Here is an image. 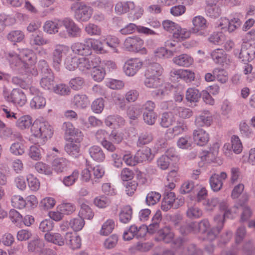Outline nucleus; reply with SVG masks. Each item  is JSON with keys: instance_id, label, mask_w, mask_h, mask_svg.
<instances>
[{"instance_id": "nucleus-1", "label": "nucleus", "mask_w": 255, "mask_h": 255, "mask_svg": "<svg viewBox=\"0 0 255 255\" xmlns=\"http://www.w3.org/2000/svg\"><path fill=\"white\" fill-rule=\"evenodd\" d=\"M29 140L34 143H44L53 134V129L50 124L44 121L35 120L30 128Z\"/></svg>"}, {"instance_id": "nucleus-2", "label": "nucleus", "mask_w": 255, "mask_h": 255, "mask_svg": "<svg viewBox=\"0 0 255 255\" xmlns=\"http://www.w3.org/2000/svg\"><path fill=\"white\" fill-rule=\"evenodd\" d=\"M219 208L221 211L224 212V215H218L214 218V221L217 224V231L215 233L212 231L208 233L207 239L210 241L214 240L223 228L224 219L234 218L238 210V208L235 206L229 208L228 204L226 201L220 202Z\"/></svg>"}, {"instance_id": "nucleus-3", "label": "nucleus", "mask_w": 255, "mask_h": 255, "mask_svg": "<svg viewBox=\"0 0 255 255\" xmlns=\"http://www.w3.org/2000/svg\"><path fill=\"white\" fill-rule=\"evenodd\" d=\"M242 17L243 15L240 13L233 14L231 19L222 17L218 20L217 27L223 31L233 32L241 26Z\"/></svg>"}, {"instance_id": "nucleus-4", "label": "nucleus", "mask_w": 255, "mask_h": 255, "mask_svg": "<svg viewBox=\"0 0 255 255\" xmlns=\"http://www.w3.org/2000/svg\"><path fill=\"white\" fill-rule=\"evenodd\" d=\"M71 9L74 12V18L79 22L89 21L93 13V8L84 2L73 3Z\"/></svg>"}, {"instance_id": "nucleus-5", "label": "nucleus", "mask_w": 255, "mask_h": 255, "mask_svg": "<svg viewBox=\"0 0 255 255\" xmlns=\"http://www.w3.org/2000/svg\"><path fill=\"white\" fill-rule=\"evenodd\" d=\"M62 27H64L65 30H62L59 32V37L61 38H66L68 37L78 38L81 35V29L70 18L66 17L63 19Z\"/></svg>"}, {"instance_id": "nucleus-6", "label": "nucleus", "mask_w": 255, "mask_h": 255, "mask_svg": "<svg viewBox=\"0 0 255 255\" xmlns=\"http://www.w3.org/2000/svg\"><path fill=\"white\" fill-rule=\"evenodd\" d=\"M144 40L137 36H131L127 37L124 42V47L128 51L146 54L147 53L146 48L144 47Z\"/></svg>"}, {"instance_id": "nucleus-7", "label": "nucleus", "mask_w": 255, "mask_h": 255, "mask_svg": "<svg viewBox=\"0 0 255 255\" xmlns=\"http://www.w3.org/2000/svg\"><path fill=\"white\" fill-rule=\"evenodd\" d=\"M39 67L42 73L40 82L41 87L45 90L52 89L54 87V76L51 70L49 68L47 62L44 60L40 61Z\"/></svg>"}, {"instance_id": "nucleus-8", "label": "nucleus", "mask_w": 255, "mask_h": 255, "mask_svg": "<svg viewBox=\"0 0 255 255\" xmlns=\"http://www.w3.org/2000/svg\"><path fill=\"white\" fill-rule=\"evenodd\" d=\"M69 46L65 44H58L55 45L51 55V65L57 71L60 70L63 56L69 53Z\"/></svg>"}, {"instance_id": "nucleus-9", "label": "nucleus", "mask_w": 255, "mask_h": 255, "mask_svg": "<svg viewBox=\"0 0 255 255\" xmlns=\"http://www.w3.org/2000/svg\"><path fill=\"white\" fill-rule=\"evenodd\" d=\"M144 84L148 88L156 89L160 88L159 89L152 92L153 96H163L168 94V90L165 86L163 85L161 78L145 75Z\"/></svg>"}, {"instance_id": "nucleus-10", "label": "nucleus", "mask_w": 255, "mask_h": 255, "mask_svg": "<svg viewBox=\"0 0 255 255\" xmlns=\"http://www.w3.org/2000/svg\"><path fill=\"white\" fill-rule=\"evenodd\" d=\"M4 99L15 106L22 107L27 102V98L25 93L20 89H13L9 94H5Z\"/></svg>"}, {"instance_id": "nucleus-11", "label": "nucleus", "mask_w": 255, "mask_h": 255, "mask_svg": "<svg viewBox=\"0 0 255 255\" xmlns=\"http://www.w3.org/2000/svg\"><path fill=\"white\" fill-rule=\"evenodd\" d=\"M143 61L138 58H131L128 59L124 63L123 71L128 77H133L142 68Z\"/></svg>"}, {"instance_id": "nucleus-12", "label": "nucleus", "mask_w": 255, "mask_h": 255, "mask_svg": "<svg viewBox=\"0 0 255 255\" xmlns=\"http://www.w3.org/2000/svg\"><path fill=\"white\" fill-rule=\"evenodd\" d=\"M209 227V221L207 219H203L199 223L192 222L187 225L182 226L180 228V232L182 234H187L191 232L194 233H205Z\"/></svg>"}, {"instance_id": "nucleus-13", "label": "nucleus", "mask_w": 255, "mask_h": 255, "mask_svg": "<svg viewBox=\"0 0 255 255\" xmlns=\"http://www.w3.org/2000/svg\"><path fill=\"white\" fill-rule=\"evenodd\" d=\"M62 129L64 131L65 138L66 140L76 139L77 141H82L83 135L81 131L75 128L71 123H64Z\"/></svg>"}, {"instance_id": "nucleus-14", "label": "nucleus", "mask_w": 255, "mask_h": 255, "mask_svg": "<svg viewBox=\"0 0 255 255\" xmlns=\"http://www.w3.org/2000/svg\"><path fill=\"white\" fill-rule=\"evenodd\" d=\"M170 75L186 83H190L194 81L195 78L194 72L188 69H173L170 71Z\"/></svg>"}, {"instance_id": "nucleus-15", "label": "nucleus", "mask_w": 255, "mask_h": 255, "mask_svg": "<svg viewBox=\"0 0 255 255\" xmlns=\"http://www.w3.org/2000/svg\"><path fill=\"white\" fill-rule=\"evenodd\" d=\"M193 27L191 29L192 33L198 35H204L205 31L208 27L207 21L202 15L194 16L192 19Z\"/></svg>"}, {"instance_id": "nucleus-16", "label": "nucleus", "mask_w": 255, "mask_h": 255, "mask_svg": "<svg viewBox=\"0 0 255 255\" xmlns=\"http://www.w3.org/2000/svg\"><path fill=\"white\" fill-rule=\"evenodd\" d=\"M145 230L144 225L138 227L135 225H132L125 230L123 239L125 241H130L134 237L137 238L143 237L145 236Z\"/></svg>"}, {"instance_id": "nucleus-17", "label": "nucleus", "mask_w": 255, "mask_h": 255, "mask_svg": "<svg viewBox=\"0 0 255 255\" xmlns=\"http://www.w3.org/2000/svg\"><path fill=\"white\" fill-rule=\"evenodd\" d=\"M100 62L99 57L91 58L87 56L79 57L78 69L83 73H86L92 68L96 67V64Z\"/></svg>"}, {"instance_id": "nucleus-18", "label": "nucleus", "mask_w": 255, "mask_h": 255, "mask_svg": "<svg viewBox=\"0 0 255 255\" xmlns=\"http://www.w3.org/2000/svg\"><path fill=\"white\" fill-rule=\"evenodd\" d=\"M63 19H55L54 20H46L43 24V31L50 35L58 34L59 36V32L61 31V28L62 27Z\"/></svg>"}, {"instance_id": "nucleus-19", "label": "nucleus", "mask_w": 255, "mask_h": 255, "mask_svg": "<svg viewBox=\"0 0 255 255\" xmlns=\"http://www.w3.org/2000/svg\"><path fill=\"white\" fill-rule=\"evenodd\" d=\"M210 56L214 63L223 66L229 65L230 62L229 55L221 48L212 50Z\"/></svg>"}, {"instance_id": "nucleus-20", "label": "nucleus", "mask_w": 255, "mask_h": 255, "mask_svg": "<svg viewBox=\"0 0 255 255\" xmlns=\"http://www.w3.org/2000/svg\"><path fill=\"white\" fill-rule=\"evenodd\" d=\"M227 173L221 172L220 174L214 173L210 177L209 183L211 188L214 192L220 191L223 185V181L227 179Z\"/></svg>"}, {"instance_id": "nucleus-21", "label": "nucleus", "mask_w": 255, "mask_h": 255, "mask_svg": "<svg viewBox=\"0 0 255 255\" xmlns=\"http://www.w3.org/2000/svg\"><path fill=\"white\" fill-rule=\"evenodd\" d=\"M19 56L22 61L21 68H26L36 62V55L32 50L23 49L19 51Z\"/></svg>"}, {"instance_id": "nucleus-22", "label": "nucleus", "mask_w": 255, "mask_h": 255, "mask_svg": "<svg viewBox=\"0 0 255 255\" xmlns=\"http://www.w3.org/2000/svg\"><path fill=\"white\" fill-rule=\"evenodd\" d=\"M186 124L183 121H177L176 125L172 128H168L165 132V138L172 139L175 136L180 135L187 131Z\"/></svg>"}, {"instance_id": "nucleus-23", "label": "nucleus", "mask_w": 255, "mask_h": 255, "mask_svg": "<svg viewBox=\"0 0 255 255\" xmlns=\"http://www.w3.org/2000/svg\"><path fill=\"white\" fill-rule=\"evenodd\" d=\"M87 43L81 42H75L72 43L70 48L73 54L82 56H91L92 51L90 45L86 44Z\"/></svg>"}, {"instance_id": "nucleus-24", "label": "nucleus", "mask_w": 255, "mask_h": 255, "mask_svg": "<svg viewBox=\"0 0 255 255\" xmlns=\"http://www.w3.org/2000/svg\"><path fill=\"white\" fill-rule=\"evenodd\" d=\"M213 116L208 110H203L197 116L195 120V124L197 127H209L213 123Z\"/></svg>"}, {"instance_id": "nucleus-25", "label": "nucleus", "mask_w": 255, "mask_h": 255, "mask_svg": "<svg viewBox=\"0 0 255 255\" xmlns=\"http://www.w3.org/2000/svg\"><path fill=\"white\" fill-rule=\"evenodd\" d=\"M193 138L195 144L199 146H204L209 141V134L203 128H198L193 132Z\"/></svg>"}, {"instance_id": "nucleus-26", "label": "nucleus", "mask_w": 255, "mask_h": 255, "mask_svg": "<svg viewBox=\"0 0 255 255\" xmlns=\"http://www.w3.org/2000/svg\"><path fill=\"white\" fill-rule=\"evenodd\" d=\"M68 141L65 145V150L69 155L77 157L80 154V142L76 139L74 140H67Z\"/></svg>"}, {"instance_id": "nucleus-27", "label": "nucleus", "mask_w": 255, "mask_h": 255, "mask_svg": "<svg viewBox=\"0 0 255 255\" xmlns=\"http://www.w3.org/2000/svg\"><path fill=\"white\" fill-rule=\"evenodd\" d=\"M239 57L245 62L252 60L255 57V46H242Z\"/></svg>"}, {"instance_id": "nucleus-28", "label": "nucleus", "mask_w": 255, "mask_h": 255, "mask_svg": "<svg viewBox=\"0 0 255 255\" xmlns=\"http://www.w3.org/2000/svg\"><path fill=\"white\" fill-rule=\"evenodd\" d=\"M172 61L173 63L179 67H189L194 63L193 58L187 54H181L174 57Z\"/></svg>"}, {"instance_id": "nucleus-29", "label": "nucleus", "mask_w": 255, "mask_h": 255, "mask_svg": "<svg viewBox=\"0 0 255 255\" xmlns=\"http://www.w3.org/2000/svg\"><path fill=\"white\" fill-rule=\"evenodd\" d=\"M65 240L67 245L73 250L79 249L81 246V239L78 235H73L71 233H67Z\"/></svg>"}, {"instance_id": "nucleus-30", "label": "nucleus", "mask_w": 255, "mask_h": 255, "mask_svg": "<svg viewBox=\"0 0 255 255\" xmlns=\"http://www.w3.org/2000/svg\"><path fill=\"white\" fill-rule=\"evenodd\" d=\"M191 33V30L183 28L178 24L172 34V36L177 41H182L189 38Z\"/></svg>"}, {"instance_id": "nucleus-31", "label": "nucleus", "mask_w": 255, "mask_h": 255, "mask_svg": "<svg viewBox=\"0 0 255 255\" xmlns=\"http://www.w3.org/2000/svg\"><path fill=\"white\" fill-rule=\"evenodd\" d=\"M135 8V4L133 1H119L116 5L115 10L117 14L121 15L133 10Z\"/></svg>"}, {"instance_id": "nucleus-32", "label": "nucleus", "mask_w": 255, "mask_h": 255, "mask_svg": "<svg viewBox=\"0 0 255 255\" xmlns=\"http://www.w3.org/2000/svg\"><path fill=\"white\" fill-rule=\"evenodd\" d=\"M85 42L90 45L91 49L97 54H106L108 51L104 48L103 42L99 39L89 38L85 40Z\"/></svg>"}, {"instance_id": "nucleus-33", "label": "nucleus", "mask_w": 255, "mask_h": 255, "mask_svg": "<svg viewBox=\"0 0 255 255\" xmlns=\"http://www.w3.org/2000/svg\"><path fill=\"white\" fill-rule=\"evenodd\" d=\"M44 239L48 243L62 246L65 244V239L58 233L48 232L44 235Z\"/></svg>"}, {"instance_id": "nucleus-34", "label": "nucleus", "mask_w": 255, "mask_h": 255, "mask_svg": "<svg viewBox=\"0 0 255 255\" xmlns=\"http://www.w3.org/2000/svg\"><path fill=\"white\" fill-rule=\"evenodd\" d=\"M79 57L71 54L66 56L63 65L66 69L70 71H75L78 67Z\"/></svg>"}, {"instance_id": "nucleus-35", "label": "nucleus", "mask_w": 255, "mask_h": 255, "mask_svg": "<svg viewBox=\"0 0 255 255\" xmlns=\"http://www.w3.org/2000/svg\"><path fill=\"white\" fill-rule=\"evenodd\" d=\"M158 239L166 243H171L174 241V234L171 229L165 227L158 231L157 233Z\"/></svg>"}, {"instance_id": "nucleus-36", "label": "nucleus", "mask_w": 255, "mask_h": 255, "mask_svg": "<svg viewBox=\"0 0 255 255\" xmlns=\"http://www.w3.org/2000/svg\"><path fill=\"white\" fill-rule=\"evenodd\" d=\"M89 152L91 158L97 162H103L105 159V154L99 146H91L89 149Z\"/></svg>"}, {"instance_id": "nucleus-37", "label": "nucleus", "mask_w": 255, "mask_h": 255, "mask_svg": "<svg viewBox=\"0 0 255 255\" xmlns=\"http://www.w3.org/2000/svg\"><path fill=\"white\" fill-rule=\"evenodd\" d=\"M153 157L151 149L148 147L138 150L135 154V160H136L137 163L150 161L153 158Z\"/></svg>"}, {"instance_id": "nucleus-38", "label": "nucleus", "mask_w": 255, "mask_h": 255, "mask_svg": "<svg viewBox=\"0 0 255 255\" xmlns=\"http://www.w3.org/2000/svg\"><path fill=\"white\" fill-rule=\"evenodd\" d=\"M5 56L12 68L17 69L21 68L22 61L19 56V54H17L14 52L11 51L5 53Z\"/></svg>"}, {"instance_id": "nucleus-39", "label": "nucleus", "mask_w": 255, "mask_h": 255, "mask_svg": "<svg viewBox=\"0 0 255 255\" xmlns=\"http://www.w3.org/2000/svg\"><path fill=\"white\" fill-rule=\"evenodd\" d=\"M175 201V194L174 192L167 193L161 202V209L164 211H167L173 206Z\"/></svg>"}, {"instance_id": "nucleus-40", "label": "nucleus", "mask_w": 255, "mask_h": 255, "mask_svg": "<svg viewBox=\"0 0 255 255\" xmlns=\"http://www.w3.org/2000/svg\"><path fill=\"white\" fill-rule=\"evenodd\" d=\"M132 211L130 206H124L119 213V220L123 224H128L132 218Z\"/></svg>"}, {"instance_id": "nucleus-41", "label": "nucleus", "mask_w": 255, "mask_h": 255, "mask_svg": "<svg viewBox=\"0 0 255 255\" xmlns=\"http://www.w3.org/2000/svg\"><path fill=\"white\" fill-rule=\"evenodd\" d=\"M73 103L77 108L85 109L89 105L90 101L85 94H76L73 97Z\"/></svg>"}, {"instance_id": "nucleus-42", "label": "nucleus", "mask_w": 255, "mask_h": 255, "mask_svg": "<svg viewBox=\"0 0 255 255\" xmlns=\"http://www.w3.org/2000/svg\"><path fill=\"white\" fill-rule=\"evenodd\" d=\"M32 124V118L29 115H24L17 119L15 126L18 129L24 130L31 127Z\"/></svg>"}, {"instance_id": "nucleus-43", "label": "nucleus", "mask_w": 255, "mask_h": 255, "mask_svg": "<svg viewBox=\"0 0 255 255\" xmlns=\"http://www.w3.org/2000/svg\"><path fill=\"white\" fill-rule=\"evenodd\" d=\"M163 72V68L160 64L154 63L149 65L145 72V75L160 78Z\"/></svg>"}, {"instance_id": "nucleus-44", "label": "nucleus", "mask_w": 255, "mask_h": 255, "mask_svg": "<svg viewBox=\"0 0 255 255\" xmlns=\"http://www.w3.org/2000/svg\"><path fill=\"white\" fill-rule=\"evenodd\" d=\"M176 121V118L172 112H165L161 116L160 125L162 127L167 128L172 126Z\"/></svg>"}, {"instance_id": "nucleus-45", "label": "nucleus", "mask_w": 255, "mask_h": 255, "mask_svg": "<svg viewBox=\"0 0 255 255\" xmlns=\"http://www.w3.org/2000/svg\"><path fill=\"white\" fill-rule=\"evenodd\" d=\"M104 122L107 127H111L113 125L123 126L125 125V121L119 116L109 115L105 118Z\"/></svg>"}, {"instance_id": "nucleus-46", "label": "nucleus", "mask_w": 255, "mask_h": 255, "mask_svg": "<svg viewBox=\"0 0 255 255\" xmlns=\"http://www.w3.org/2000/svg\"><path fill=\"white\" fill-rule=\"evenodd\" d=\"M177 51L176 50H167L165 47H159L154 51V55L156 58H170Z\"/></svg>"}, {"instance_id": "nucleus-47", "label": "nucleus", "mask_w": 255, "mask_h": 255, "mask_svg": "<svg viewBox=\"0 0 255 255\" xmlns=\"http://www.w3.org/2000/svg\"><path fill=\"white\" fill-rule=\"evenodd\" d=\"M7 39L10 42L15 43L21 42L25 37L23 31L20 30L10 31L6 36Z\"/></svg>"}, {"instance_id": "nucleus-48", "label": "nucleus", "mask_w": 255, "mask_h": 255, "mask_svg": "<svg viewBox=\"0 0 255 255\" xmlns=\"http://www.w3.org/2000/svg\"><path fill=\"white\" fill-rule=\"evenodd\" d=\"M185 96L188 102L196 103L199 100L201 95L198 89L195 88H189L187 90Z\"/></svg>"}, {"instance_id": "nucleus-49", "label": "nucleus", "mask_w": 255, "mask_h": 255, "mask_svg": "<svg viewBox=\"0 0 255 255\" xmlns=\"http://www.w3.org/2000/svg\"><path fill=\"white\" fill-rule=\"evenodd\" d=\"M46 100L41 95L35 96L30 102V108L32 109H40L46 105Z\"/></svg>"}, {"instance_id": "nucleus-50", "label": "nucleus", "mask_w": 255, "mask_h": 255, "mask_svg": "<svg viewBox=\"0 0 255 255\" xmlns=\"http://www.w3.org/2000/svg\"><path fill=\"white\" fill-rule=\"evenodd\" d=\"M68 161L64 158L55 159L52 163L53 169L57 173L62 172L67 166Z\"/></svg>"}, {"instance_id": "nucleus-51", "label": "nucleus", "mask_w": 255, "mask_h": 255, "mask_svg": "<svg viewBox=\"0 0 255 255\" xmlns=\"http://www.w3.org/2000/svg\"><path fill=\"white\" fill-rule=\"evenodd\" d=\"M94 178L92 180V183H98L105 174V168L101 165H98L95 166H91Z\"/></svg>"}, {"instance_id": "nucleus-52", "label": "nucleus", "mask_w": 255, "mask_h": 255, "mask_svg": "<svg viewBox=\"0 0 255 255\" xmlns=\"http://www.w3.org/2000/svg\"><path fill=\"white\" fill-rule=\"evenodd\" d=\"M115 226V221L113 219H108L102 226L100 234L103 236H107L111 234Z\"/></svg>"}, {"instance_id": "nucleus-53", "label": "nucleus", "mask_w": 255, "mask_h": 255, "mask_svg": "<svg viewBox=\"0 0 255 255\" xmlns=\"http://www.w3.org/2000/svg\"><path fill=\"white\" fill-rule=\"evenodd\" d=\"M43 242L38 238L30 241L27 246V249L30 252H37L41 250L44 247Z\"/></svg>"}, {"instance_id": "nucleus-54", "label": "nucleus", "mask_w": 255, "mask_h": 255, "mask_svg": "<svg viewBox=\"0 0 255 255\" xmlns=\"http://www.w3.org/2000/svg\"><path fill=\"white\" fill-rule=\"evenodd\" d=\"M84 30L90 36H99L102 33L101 28L98 25L93 23H89L86 24Z\"/></svg>"}, {"instance_id": "nucleus-55", "label": "nucleus", "mask_w": 255, "mask_h": 255, "mask_svg": "<svg viewBox=\"0 0 255 255\" xmlns=\"http://www.w3.org/2000/svg\"><path fill=\"white\" fill-rule=\"evenodd\" d=\"M106 41V44L110 47L114 52L118 53L119 46L120 41L119 39L115 36L109 35L104 39Z\"/></svg>"}, {"instance_id": "nucleus-56", "label": "nucleus", "mask_w": 255, "mask_h": 255, "mask_svg": "<svg viewBox=\"0 0 255 255\" xmlns=\"http://www.w3.org/2000/svg\"><path fill=\"white\" fill-rule=\"evenodd\" d=\"M187 216L190 219H198L203 215L202 210L197 206L194 205L188 208L186 211Z\"/></svg>"}, {"instance_id": "nucleus-57", "label": "nucleus", "mask_w": 255, "mask_h": 255, "mask_svg": "<svg viewBox=\"0 0 255 255\" xmlns=\"http://www.w3.org/2000/svg\"><path fill=\"white\" fill-rule=\"evenodd\" d=\"M79 176V171L77 170H74L70 175L63 178V183L65 186H71L75 184Z\"/></svg>"}, {"instance_id": "nucleus-58", "label": "nucleus", "mask_w": 255, "mask_h": 255, "mask_svg": "<svg viewBox=\"0 0 255 255\" xmlns=\"http://www.w3.org/2000/svg\"><path fill=\"white\" fill-rule=\"evenodd\" d=\"M79 216L80 217L87 219H91L94 216V213L90 207L86 203H82L81 205V208L79 211Z\"/></svg>"}, {"instance_id": "nucleus-59", "label": "nucleus", "mask_w": 255, "mask_h": 255, "mask_svg": "<svg viewBox=\"0 0 255 255\" xmlns=\"http://www.w3.org/2000/svg\"><path fill=\"white\" fill-rule=\"evenodd\" d=\"M105 107V101L102 98L95 99L91 104V110L95 114H101Z\"/></svg>"}, {"instance_id": "nucleus-60", "label": "nucleus", "mask_w": 255, "mask_h": 255, "mask_svg": "<svg viewBox=\"0 0 255 255\" xmlns=\"http://www.w3.org/2000/svg\"><path fill=\"white\" fill-rule=\"evenodd\" d=\"M232 148L236 154H240L243 150L242 143L239 137L236 135H233L231 138Z\"/></svg>"}, {"instance_id": "nucleus-61", "label": "nucleus", "mask_w": 255, "mask_h": 255, "mask_svg": "<svg viewBox=\"0 0 255 255\" xmlns=\"http://www.w3.org/2000/svg\"><path fill=\"white\" fill-rule=\"evenodd\" d=\"M56 203V200L54 198L46 197L40 201L39 206L43 210H47L53 208Z\"/></svg>"}, {"instance_id": "nucleus-62", "label": "nucleus", "mask_w": 255, "mask_h": 255, "mask_svg": "<svg viewBox=\"0 0 255 255\" xmlns=\"http://www.w3.org/2000/svg\"><path fill=\"white\" fill-rule=\"evenodd\" d=\"M216 79L221 83H225L228 80V74L226 71L221 68H215L213 70Z\"/></svg>"}, {"instance_id": "nucleus-63", "label": "nucleus", "mask_w": 255, "mask_h": 255, "mask_svg": "<svg viewBox=\"0 0 255 255\" xmlns=\"http://www.w3.org/2000/svg\"><path fill=\"white\" fill-rule=\"evenodd\" d=\"M35 169L40 174L46 175H51L52 174V169L51 167L42 162H38L35 165Z\"/></svg>"}, {"instance_id": "nucleus-64", "label": "nucleus", "mask_w": 255, "mask_h": 255, "mask_svg": "<svg viewBox=\"0 0 255 255\" xmlns=\"http://www.w3.org/2000/svg\"><path fill=\"white\" fill-rule=\"evenodd\" d=\"M225 39V35L220 32H214L208 38L209 41L215 45H220Z\"/></svg>"}]
</instances>
